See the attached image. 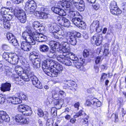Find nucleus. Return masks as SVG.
<instances>
[{
	"mask_svg": "<svg viewBox=\"0 0 126 126\" xmlns=\"http://www.w3.org/2000/svg\"><path fill=\"white\" fill-rule=\"evenodd\" d=\"M23 39L25 41L27 42L28 43H30L31 45H33L34 44V41H32V39L31 38V34L30 35L26 31L23 32L22 34V38L21 39Z\"/></svg>",
	"mask_w": 126,
	"mask_h": 126,
	"instance_id": "9b49d317",
	"label": "nucleus"
},
{
	"mask_svg": "<svg viewBox=\"0 0 126 126\" xmlns=\"http://www.w3.org/2000/svg\"><path fill=\"white\" fill-rule=\"evenodd\" d=\"M111 117L114 119V122H117L118 121V115L116 113H113L112 114Z\"/></svg>",
	"mask_w": 126,
	"mask_h": 126,
	"instance_id": "3c124183",
	"label": "nucleus"
},
{
	"mask_svg": "<svg viewBox=\"0 0 126 126\" xmlns=\"http://www.w3.org/2000/svg\"><path fill=\"white\" fill-rule=\"evenodd\" d=\"M40 18V19H46L47 18V14L44 13H41Z\"/></svg>",
	"mask_w": 126,
	"mask_h": 126,
	"instance_id": "864d4df0",
	"label": "nucleus"
},
{
	"mask_svg": "<svg viewBox=\"0 0 126 126\" xmlns=\"http://www.w3.org/2000/svg\"><path fill=\"white\" fill-rule=\"evenodd\" d=\"M2 57L11 64L15 65L17 64L19 60L18 56L14 53H4Z\"/></svg>",
	"mask_w": 126,
	"mask_h": 126,
	"instance_id": "f03ea898",
	"label": "nucleus"
},
{
	"mask_svg": "<svg viewBox=\"0 0 126 126\" xmlns=\"http://www.w3.org/2000/svg\"><path fill=\"white\" fill-rule=\"evenodd\" d=\"M5 97V96L2 94L0 95V104L3 103L4 102Z\"/></svg>",
	"mask_w": 126,
	"mask_h": 126,
	"instance_id": "13d9d810",
	"label": "nucleus"
},
{
	"mask_svg": "<svg viewBox=\"0 0 126 126\" xmlns=\"http://www.w3.org/2000/svg\"><path fill=\"white\" fill-rule=\"evenodd\" d=\"M49 44L51 46V48H55L57 49V51L59 52L62 50L61 45L59 43L54 41H51L49 42Z\"/></svg>",
	"mask_w": 126,
	"mask_h": 126,
	"instance_id": "2eb2a0df",
	"label": "nucleus"
},
{
	"mask_svg": "<svg viewBox=\"0 0 126 126\" xmlns=\"http://www.w3.org/2000/svg\"><path fill=\"white\" fill-rule=\"evenodd\" d=\"M66 56H67L70 59L73 61V62L74 61H77L78 60L76 55L73 53L67 52H66Z\"/></svg>",
	"mask_w": 126,
	"mask_h": 126,
	"instance_id": "5701e85b",
	"label": "nucleus"
},
{
	"mask_svg": "<svg viewBox=\"0 0 126 126\" xmlns=\"http://www.w3.org/2000/svg\"><path fill=\"white\" fill-rule=\"evenodd\" d=\"M70 35V34L67 32L62 35L59 34V39H62L66 41H67L69 38Z\"/></svg>",
	"mask_w": 126,
	"mask_h": 126,
	"instance_id": "7c9ffc66",
	"label": "nucleus"
},
{
	"mask_svg": "<svg viewBox=\"0 0 126 126\" xmlns=\"http://www.w3.org/2000/svg\"><path fill=\"white\" fill-rule=\"evenodd\" d=\"M18 96L21 98V99L23 100H26L27 98L26 95L23 92H21L19 94Z\"/></svg>",
	"mask_w": 126,
	"mask_h": 126,
	"instance_id": "8fccbe9b",
	"label": "nucleus"
},
{
	"mask_svg": "<svg viewBox=\"0 0 126 126\" xmlns=\"http://www.w3.org/2000/svg\"><path fill=\"white\" fill-rule=\"evenodd\" d=\"M40 51L43 52H47L49 50V47L46 45H42L40 46Z\"/></svg>",
	"mask_w": 126,
	"mask_h": 126,
	"instance_id": "473e14b6",
	"label": "nucleus"
},
{
	"mask_svg": "<svg viewBox=\"0 0 126 126\" xmlns=\"http://www.w3.org/2000/svg\"><path fill=\"white\" fill-rule=\"evenodd\" d=\"M56 49L55 48H51L47 55L50 58H54L57 56V54L56 53Z\"/></svg>",
	"mask_w": 126,
	"mask_h": 126,
	"instance_id": "412c9836",
	"label": "nucleus"
},
{
	"mask_svg": "<svg viewBox=\"0 0 126 126\" xmlns=\"http://www.w3.org/2000/svg\"><path fill=\"white\" fill-rule=\"evenodd\" d=\"M40 34L36 32H33L31 34V38L32 41H34L35 43L33 45L35 44V41H38V40L39 37V35Z\"/></svg>",
	"mask_w": 126,
	"mask_h": 126,
	"instance_id": "b1692460",
	"label": "nucleus"
},
{
	"mask_svg": "<svg viewBox=\"0 0 126 126\" xmlns=\"http://www.w3.org/2000/svg\"><path fill=\"white\" fill-rule=\"evenodd\" d=\"M83 64L81 62L77 61H73L72 66H75L77 68L79 69L80 70L83 71L84 70V68L83 66Z\"/></svg>",
	"mask_w": 126,
	"mask_h": 126,
	"instance_id": "4be33fe9",
	"label": "nucleus"
},
{
	"mask_svg": "<svg viewBox=\"0 0 126 126\" xmlns=\"http://www.w3.org/2000/svg\"><path fill=\"white\" fill-rule=\"evenodd\" d=\"M74 5L79 11H82L84 10L85 7L83 0L79 1L78 3H75Z\"/></svg>",
	"mask_w": 126,
	"mask_h": 126,
	"instance_id": "aec40b11",
	"label": "nucleus"
},
{
	"mask_svg": "<svg viewBox=\"0 0 126 126\" xmlns=\"http://www.w3.org/2000/svg\"><path fill=\"white\" fill-rule=\"evenodd\" d=\"M94 68L95 69L96 73H98L99 71V66L97 64H96L94 66Z\"/></svg>",
	"mask_w": 126,
	"mask_h": 126,
	"instance_id": "338daca9",
	"label": "nucleus"
},
{
	"mask_svg": "<svg viewBox=\"0 0 126 126\" xmlns=\"http://www.w3.org/2000/svg\"><path fill=\"white\" fill-rule=\"evenodd\" d=\"M89 50H84L83 53V55L84 57H86L89 55Z\"/></svg>",
	"mask_w": 126,
	"mask_h": 126,
	"instance_id": "5fc2aeb1",
	"label": "nucleus"
},
{
	"mask_svg": "<svg viewBox=\"0 0 126 126\" xmlns=\"http://www.w3.org/2000/svg\"><path fill=\"white\" fill-rule=\"evenodd\" d=\"M30 77L33 84L35 87L38 88H42V83L33 74L32 75V76H30Z\"/></svg>",
	"mask_w": 126,
	"mask_h": 126,
	"instance_id": "1a4fd4ad",
	"label": "nucleus"
},
{
	"mask_svg": "<svg viewBox=\"0 0 126 126\" xmlns=\"http://www.w3.org/2000/svg\"><path fill=\"white\" fill-rule=\"evenodd\" d=\"M65 2L64 3V6L63 7L66 8V10L70 9V3L72 2V0H65Z\"/></svg>",
	"mask_w": 126,
	"mask_h": 126,
	"instance_id": "e433bc0d",
	"label": "nucleus"
},
{
	"mask_svg": "<svg viewBox=\"0 0 126 126\" xmlns=\"http://www.w3.org/2000/svg\"><path fill=\"white\" fill-rule=\"evenodd\" d=\"M104 52L105 53V54H107L109 53V50H108V48L109 47L108 45V44H105L104 45Z\"/></svg>",
	"mask_w": 126,
	"mask_h": 126,
	"instance_id": "4d7b16f0",
	"label": "nucleus"
},
{
	"mask_svg": "<svg viewBox=\"0 0 126 126\" xmlns=\"http://www.w3.org/2000/svg\"><path fill=\"white\" fill-rule=\"evenodd\" d=\"M83 111L82 110H81L79 111L77 113L76 115L74 116L75 118H76L79 117V116H80L82 115V113Z\"/></svg>",
	"mask_w": 126,
	"mask_h": 126,
	"instance_id": "680f3d73",
	"label": "nucleus"
},
{
	"mask_svg": "<svg viewBox=\"0 0 126 126\" xmlns=\"http://www.w3.org/2000/svg\"><path fill=\"white\" fill-rule=\"evenodd\" d=\"M33 73L32 72V73L28 74L27 73H23L21 75V78L25 81H28L30 80L29 77L30 76L32 75Z\"/></svg>",
	"mask_w": 126,
	"mask_h": 126,
	"instance_id": "a878e982",
	"label": "nucleus"
},
{
	"mask_svg": "<svg viewBox=\"0 0 126 126\" xmlns=\"http://www.w3.org/2000/svg\"><path fill=\"white\" fill-rule=\"evenodd\" d=\"M9 42L10 43L12 44L14 46H16L18 44V42L15 37H14V38L13 39Z\"/></svg>",
	"mask_w": 126,
	"mask_h": 126,
	"instance_id": "c03bdc74",
	"label": "nucleus"
},
{
	"mask_svg": "<svg viewBox=\"0 0 126 126\" xmlns=\"http://www.w3.org/2000/svg\"><path fill=\"white\" fill-rule=\"evenodd\" d=\"M66 15H67L68 17L71 18H73L78 13L76 11H73L70 9H67L66 10Z\"/></svg>",
	"mask_w": 126,
	"mask_h": 126,
	"instance_id": "393cba45",
	"label": "nucleus"
},
{
	"mask_svg": "<svg viewBox=\"0 0 126 126\" xmlns=\"http://www.w3.org/2000/svg\"><path fill=\"white\" fill-rule=\"evenodd\" d=\"M0 14L2 16V19L10 20L13 16L10 15L9 13L11 12V10L8 8H2L1 9Z\"/></svg>",
	"mask_w": 126,
	"mask_h": 126,
	"instance_id": "39448f33",
	"label": "nucleus"
},
{
	"mask_svg": "<svg viewBox=\"0 0 126 126\" xmlns=\"http://www.w3.org/2000/svg\"><path fill=\"white\" fill-rule=\"evenodd\" d=\"M6 37L8 40L10 41L13 39L15 37L12 33L8 32L6 34Z\"/></svg>",
	"mask_w": 126,
	"mask_h": 126,
	"instance_id": "79ce46f5",
	"label": "nucleus"
},
{
	"mask_svg": "<svg viewBox=\"0 0 126 126\" xmlns=\"http://www.w3.org/2000/svg\"><path fill=\"white\" fill-rule=\"evenodd\" d=\"M65 2V0H60L59 1L55 2V5L56 6L59 7L60 8H61V7H63L64 6V3Z\"/></svg>",
	"mask_w": 126,
	"mask_h": 126,
	"instance_id": "f704fd0d",
	"label": "nucleus"
},
{
	"mask_svg": "<svg viewBox=\"0 0 126 126\" xmlns=\"http://www.w3.org/2000/svg\"><path fill=\"white\" fill-rule=\"evenodd\" d=\"M51 10L54 13L60 15L65 16L66 15V12L60 8L53 7Z\"/></svg>",
	"mask_w": 126,
	"mask_h": 126,
	"instance_id": "4468645a",
	"label": "nucleus"
},
{
	"mask_svg": "<svg viewBox=\"0 0 126 126\" xmlns=\"http://www.w3.org/2000/svg\"><path fill=\"white\" fill-rule=\"evenodd\" d=\"M64 18V17H58L57 19V20L58 21V23L62 26H63V22Z\"/></svg>",
	"mask_w": 126,
	"mask_h": 126,
	"instance_id": "de8ad7c7",
	"label": "nucleus"
},
{
	"mask_svg": "<svg viewBox=\"0 0 126 126\" xmlns=\"http://www.w3.org/2000/svg\"><path fill=\"white\" fill-rule=\"evenodd\" d=\"M107 74L105 73H103L100 77V81L101 82H103L104 80L105 79L107 78Z\"/></svg>",
	"mask_w": 126,
	"mask_h": 126,
	"instance_id": "603ef678",
	"label": "nucleus"
},
{
	"mask_svg": "<svg viewBox=\"0 0 126 126\" xmlns=\"http://www.w3.org/2000/svg\"><path fill=\"white\" fill-rule=\"evenodd\" d=\"M34 59L32 62L33 67L34 68H39L40 67V60L37 57L33 58Z\"/></svg>",
	"mask_w": 126,
	"mask_h": 126,
	"instance_id": "cd10ccee",
	"label": "nucleus"
},
{
	"mask_svg": "<svg viewBox=\"0 0 126 126\" xmlns=\"http://www.w3.org/2000/svg\"><path fill=\"white\" fill-rule=\"evenodd\" d=\"M11 84L9 83L6 82L3 83L0 87L1 90L3 92H9L11 90Z\"/></svg>",
	"mask_w": 126,
	"mask_h": 126,
	"instance_id": "f3484780",
	"label": "nucleus"
},
{
	"mask_svg": "<svg viewBox=\"0 0 126 126\" xmlns=\"http://www.w3.org/2000/svg\"><path fill=\"white\" fill-rule=\"evenodd\" d=\"M46 37L42 34H40L39 35V38L38 39V42H43L45 41L46 39Z\"/></svg>",
	"mask_w": 126,
	"mask_h": 126,
	"instance_id": "37998d69",
	"label": "nucleus"
},
{
	"mask_svg": "<svg viewBox=\"0 0 126 126\" xmlns=\"http://www.w3.org/2000/svg\"><path fill=\"white\" fill-rule=\"evenodd\" d=\"M93 8L95 10H97L99 9L100 7L99 4L96 3L93 5Z\"/></svg>",
	"mask_w": 126,
	"mask_h": 126,
	"instance_id": "69168bd1",
	"label": "nucleus"
},
{
	"mask_svg": "<svg viewBox=\"0 0 126 126\" xmlns=\"http://www.w3.org/2000/svg\"><path fill=\"white\" fill-rule=\"evenodd\" d=\"M63 54L62 55H58L56 57L57 60L59 62L62 63L65 58H66V53L63 52Z\"/></svg>",
	"mask_w": 126,
	"mask_h": 126,
	"instance_id": "2f4dec72",
	"label": "nucleus"
},
{
	"mask_svg": "<svg viewBox=\"0 0 126 126\" xmlns=\"http://www.w3.org/2000/svg\"><path fill=\"white\" fill-rule=\"evenodd\" d=\"M7 113L6 112L3 111H0V119H2L3 118L4 116L6 115Z\"/></svg>",
	"mask_w": 126,
	"mask_h": 126,
	"instance_id": "bf43d9fd",
	"label": "nucleus"
},
{
	"mask_svg": "<svg viewBox=\"0 0 126 126\" xmlns=\"http://www.w3.org/2000/svg\"><path fill=\"white\" fill-rule=\"evenodd\" d=\"M7 102L11 104H16L21 103V100L19 98L16 97H10L7 98Z\"/></svg>",
	"mask_w": 126,
	"mask_h": 126,
	"instance_id": "f8f14e48",
	"label": "nucleus"
},
{
	"mask_svg": "<svg viewBox=\"0 0 126 126\" xmlns=\"http://www.w3.org/2000/svg\"><path fill=\"white\" fill-rule=\"evenodd\" d=\"M30 43L25 41H22L21 43V48L24 51H28L31 49V46Z\"/></svg>",
	"mask_w": 126,
	"mask_h": 126,
	"instance_id": "dca6fc26",
	"label": "nucleus"
},
{
	"mask_svg": "<svg viewBox=\"0 0 126 126\" xmlns=\"http://www.w3.org/2000/svg\"><path fill=\"white\" fill-rule=\"evenodd\" d=\"M71 21L75 25L81 29H84L86 27L85 23L79 18H73Z\"/></svg>",
	"mask_w": 126,
	"mask_h": 126,
	"instance_id": "0eeeda50",
	"label": "nucleus"
},
{
	"mask_svg": "<svg viewBox=\"0 0 126 126\" xmlns=\"http://www.w3.org/2000/svg\"><path fill=\"white\" fill-rule=\"evenodd\" d=\"M2 48L5 50L8 51L10 49V47L7 45L4 44L2 46Z\"/></svg>",
	"mask_w": 126,
	"mask_h": 126,
	"instance_id": "e2e57ef3",
	"label": "nucleus"
},
{
	"mask_svg": "<svg viewBox=\"0 0 126 126\" xmlns=\"http://www.w3.org/2000/svg\"><path fill=\"white\" fill-rule=\"evenodd\" d=\"M64 82L66 86H73L75 85H76L74 81L71 80L65 81Z\"/></svg>",
	"mask_w": 126,
	"mask_h": 126,
	"instance_id": "58836bf2",
	"label": "nucleus"
},
{
	"mask_svg": "<svg viewBox=\"0 0 126 126\" xmlns=\"http://www.w3.org/2000/svg\"><path fill=\"white\" fill-rule=\"evenodd\" d=\"M40 25L39 22L37 21H35L32 24V26L34 29L36 30L40 27Z\"/></svg>",
	"mask_w": 126,
	"mask_h": 126,
	"instance_id": "ea45409f",
	"label": "nucleus"
},
{
	"mask_svg": "<svg viewBox=\"0 0 126 126\" xmlns=\"http://www.w3.org/2000/svg\"><path fill=\"white\" fill-rule=\"evenodd\" d=\"M37 111V113L39 116L41 117L43 116V112L42 110L41 109H38Z\"/></svg>",
	"mask_w": 126,
	"mask_h": 126,
	"instance_id": "6e6d98bb",
	"label": "nucleus"
},
{
	"mask_svg": "<svg viewBox=\"0 0 126 126\" xmlns=\"http://www.w3.org/2000/svg\"><path fill=\"white\" fill-rule=\"evenodd\" d=\"M39 55V54L38 52H37L35 51H33L30 53V57H37Z\"/></svg>",
	"mask_w": 126,
	"mask_h": 126,
	"instance_id": "a18cd8bd",
	"label": "nucleus"
},
{
	"mask_svg": "<svg viewBox=\"0 0 126 126\" xmlns=\"http://www.w3.org/2000/svg\"><path fill=\"white\" fill-rule=\"evenodd\" d=\"M62 50L61 51H60V52H61L63 51V52L66 53L67 52H69V51L70 50V45L69 44L67 45L66 46L64 47H62Z\"/></svg>",
	"mask_w": 126,
	"mask_h": 126,
	"instance_id": "a19ab883",
	"label": "nucleus"
},
{
	"mask_svg": "<svg viewBox=\"0 0 126 126\" xmlns=\"http://www.w3.org/2000/svg\"><path fill=\"white\" fill-rule=\"evenodd\" d=\"M110 12L113 14L119 15L121 13V11L118 7L110 9Z\"/></svg>",
	"mask_w": 126,
	"mask_h": 126,
	"instance_id": "c756f323",
	"label": "nucleus"
},
{
	"mask_svg": "<svg viewBox=\"0 0 126 126\" xmlns=\"http://www.w3.org/2000/svg\"><path fill=\"white\" fill-rule=\"evenodd\" d=\"M36 8V3L33 0H28L26 3L25 9L30 14L34 12Z\"/></svg>",
	"mask_w": 126,
	"mask_h": 126,
	"instance_id": "7ed1b4c3",
	"label": "nucleus"
},
{
	"mask_svg": "<svg viewBox=\"0 0 126 126\" xmlns=\"http://www.w3.org/2000/svg\"><path fill=\"white\" fill-rule=\"evenodd\" d=\"M15 119L17 122L21 124H25L27 122L26 119L24 118L21 115H16Z\"/></svg>",
	"mask_w": 126,
	"mask_h": 126,
	"instance_id": "a211bd4d",
	"label": "nucleus"
},
{
	"mask_svg": "<svg viewBox=\"0 0 126 126\" xmlns=\"http://www.w3.org/2000/svg\"><path fill=\"white\" fill-rule=\"evenodd\" d=\"M103 38L102 34L96 33L92 38V42L95 43L97 46H99L101 44Z\"/></svg>",
	"mask_w": 126,
	"mask_h": 126,
	"instance_id": "6e6552de",
	"label": "nucleus"
},
{
	"mask_svg": "<svg viewBox=\"0 0 126 126\" xmlns=\"http://www.w3.org/2000/svg\"><path fill=\"white\" fill-rule=\"evenodd\" d=\"M65 58L63 60L62 63L64 64L67 66H70L72 65V62H71L69 60V58H68L67 56H66Z\"/></svg>",
	"mask_w": 126,
	"mask_h": 126,
	"instance_id": "72a5a7b5",
	"label": "nucleus"
},
{
	"mask_svg": "<svg viewBox=\"0 0 126 126\" xmlns=\"http://www.w3.org/2000/svg\"><path fill=\"white\" fill-rule=\"evenodd\" d=\"M91 99H89L87 100L86 102V104L87 106H90L92 104H93V99L92 98V97H91Z\"/></svg>",
	"mask_w": 126,
	"mask_h": 126,
	"instance_id": "09e8293b",
	"label": "nucleus"
},
{
	"mask_svg": "<svg viewBox=\"0 0 126 126\" xmlns=\"http://www.w3.org/2000/svg\"><path fill=\"white\" fill-rule=\"evenodd\" d=\"M15 70L16 73L21 74L23 73H27L28 74L32 73V72L29 68H25L24 70L22 67L18 65L15 66Z\"/></svg>",
	"mask_w": 126,
	"mask_h": 126,
	"instance_id": "9d476101",
	"label": "nucleus"
},
{
	"mask_svg": "<svg viewBox=\"0 0 126 126\" xmlns=\"http://www.w3.org/2000/svg\"><path fill=\"white\" fill-rule=\"evenodd\" d=\"M63 100L61 99L58 100L54 101V104L56 109H61L63 104Z\"/></svg>",
	"mask_w": 126,
	"mask_h": 126,
	"instance_id": "bb28decb",
	"label": "nucleus"
},
{
	"mask_svg": "<svg viewBox=\"0 0 126 126\" xmlns=\"http://www.w3.org/2000/svg\"><path fill=\"white\" fill-rule=\"evenodd\" d=\"M93 105L97 107H100L101 105V103L98 99L94 98L93 99Z\"/></svg>",
	"mask_w": 126,
	"mask_h": 126,
	"instance_id": "4c0bfd02",
	"label": "nucleus"
},
{
	"mask_svg": "<svg viewBox=\"0 0 126 126\" xmlns=\"http://www.w3.org/2000/svg\"><path fill=\"white\" fill-rule=\"evenodd\" d=\"M58 32L59 31L54 32V33H52L53 34V37L55 38L59 39V34L58 33Z\"/></svg>",
	"mask_w": 126,
	"mask_h": 126,
	"instance_id": "774afa93",
	"label": "nucleus"
},
{
	"mask_svg": "<svg viewBox=\"0 0 126 126\" xmlns=\"http://www.w3.org/2000/svg\"><path fill=\"white\" fill-rule=\"evenodd\" d=\"M42 67L45 73L51 77H57L63 69L61 65L50 59L44 61Z\"/></svg>",
	"mask_w": 126,
	"mask_h": 126,
	"instance_id": "f257e3e1",
	"label": "nucleus"
},
{
	"mask_svg": "<svg viewBox=\"0 0 126 126\" xmlns=\"http://www.w3.org/2000/svg\"><path fill=\"white\" fill-rule=\"evenodd\" d=\"M67 88H68L69 89H70L73 91H75L77 88V85H75L73 86H67Z\"/></svg>",
	"mask_w": 126,
	"mask_h": 126,
	"instance_id": "052dcab7",
	"label": "nucleus"
},
{
	"mask_svg": "<svg viewBox=\"0 0 126 126\" xmlns=\"http://www.w3.org/2000/svg\"><path fill=\"white\" fill-rule=\"evenodd\" d=\"M99 21L97 20L93 21L91 26V28L93 29H95L97 32H99L101 31V28H99Z\"/></svg>",
	"mask_w": 126,
	"mask_h": 126,
	"instance_id": "6ab92c4d",
	"label": "nucleus"
},
{
	"mask_svg": "<svg viewBox=\"0 0 126 126\" xmlns=\"http://www.w3.org/2000/svg\"><path fill=\"white\" fill-rule=\"evenodd\" d=\"M60 29V27L55 23H53L48 25V29L49 32L51 33L58 32Z\"/></svg>",
	"mask_w": 126,
	"mask_h": 126,
	"instance_id": "ddd939ff",
	"label": "nucleus"
},
{
	"mask_svg": "<svg viewBox=\"0 0 126 126\" xmlns=\"http://www.w3.org/2000/svg\"><path fill=\"white\" fill-rule=\"evenodd\" d=\"M116 7H117L116 2L114 1H112L110 4V9H113Z\"/></svg>",
	"mask_w": 126,
	"mask_h": 126,
	"instance_id": "49530a36",
	"label": "nucleus"
},
{
	"mask_svg": "<svg viewBox=\"0 0 126 126\" xmlns=\"http://www.w3.org/2000/svg\"><path fill=\"white\" fill-rule=\"evenodd\" d=\"M14 15L21 23H24L26 21V14L23 10H20L17 12L15 11Z\"/></svg>",
	"mask_w": 126,
	"mask_h": 126,
	"instance_id": "423d86ee",
	"label": "nucleus"
},
{
	"mask_svg": "<svg viewBox=\"0 0 126 126\" xmlns=\"http://www.w3.org/2000/svg\"><path fill=\"white\" fill-rule=\"evenodd\" d=\"M57 92L56 93V94H52V97L56 100H57L59 98V95L57 94Z\"/></svg>",
	"mask_w": 126,
	"mask_h": 126,
	"instance_id": "0e129e2a",
	"label": "nucleus"
},
{
	"mask_svg": "<svg viewBox=\"0 0 126 126\" xmlns=\"http://www.w3.org/2000/svg\"><path fill=\"white\" fill-rule=\"evenodd\" d=\"M18 111L22 113L26 116L31 115L32 113V111L31 108L28 106L25 105H20L17 107Z\"/></svg>",
	"mask_w": 126,
	"mask_h": 126,
	"instance_id": "20e7f679",
	"label": "nucleus"
},
{
	"mask_svg": "<svg viewBox=\"0 0 126 126\" xmlns=\"http://www.w3.org/2000/svg\"><path fill=\"white\" fill-rule=\"evenodd\" d=\"M3 21V26L4 28L8 29H9L11 26L10 24L9 20L5 19H2Z\"/></svg>",
	"mask_w": 126,
	"mask_h": 126,
	"instance_id": "c9c22d12",
	"label": "nucleus"
},
{
	"mask_svg": "<svg viewBox=\"0 0 126 126\" xmlns=\"http://www.w3.org/2000/svg\"><path fill=\"white\" fill-rule=\"evenodd\" d=\"M67 41L70 44L73 46L75 45L77 43L76 38L74 35L72 36L70 35Z\"/></svg>",
	"mask_w": 126,
	"mask_h": 126,
	"instance_id": "c85d7f7f",
	"label": "nucleus"
}]
</instances>
